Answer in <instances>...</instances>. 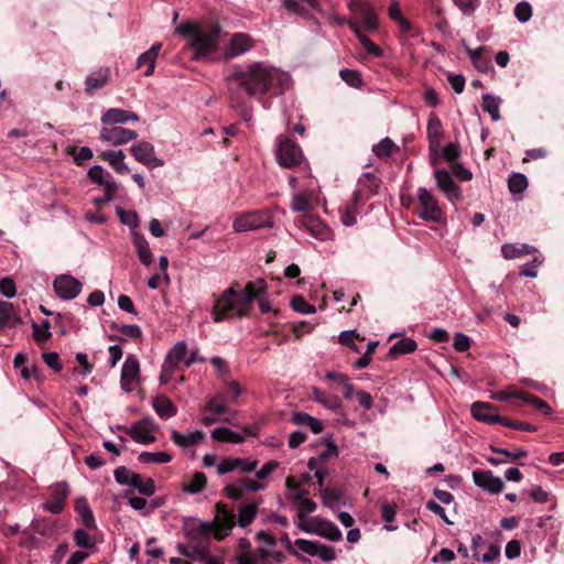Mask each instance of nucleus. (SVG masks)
<instances>
[{
	"instance_id": "1",
	"label": "nucleus",
	"mask_w": 564,
	"mask_h": 564,
	"mask_svg": "<svg viewBox=\"0 0 564 564\" xmlns=\"http://www.w3.org/2000/svg\"><path fill=\"white\" fill-rule=\"evenodd\" d=\"M225 82L230 98V106L241 109L245 120H250V111L243 101V94L249 97L263 96L270 90L283 94L291 87V77L286 72L263 62H253L247 66L234 65L226 75Z\"/></svg>"
},
{
	"instance_id": "2",
	"label": "nucleus",
	"mask_w": 564,
	"mask_h": 564,
	"mask_svg": "<svg viewBox=\"0 0 564 564\" xmlns=\"http://www.w3.org/2000/svg\"><path fill=\"white\" fill-rule=\"evenodd\" d=\"M265 288L262 279L249 282L243 289L235 286L226 289L215 301L212 310L214 323L230 318H242L249 315L252 303Z\"/></svg>"
},
{
	"instance_id": "3",
	"label": "nucleus",
	"mask_w": 564,
	"mask_h": 564,
	"mask_svg": "<svg viewBox=\"0 0 564 564\" xmlns=\"http://www.w3.org/2000/svg\"><path fill=\"white\" fill-rule=\"evenodd\" d=\"M214 523L200 521L197 518H187L183 522L185 543H177L178 553L185 557L206 558V552L210 550Z\"/></svg>"
},
{
	"instance_id": "4",
	"label": "nucleus",
	"mask_w": 564,
	"mask_h": 564,
	"mask_svg": "<svg viewBox=\"0 0 564 564\" xmlns=\"http://www.w3.org/2000/svg\"><path fill=\"white\" fill-rule=\"evenodd\" d=\"M177 33L188 36L189 46L193 50L192 59L214 62V54L218 50L219 30H202L196 23H182L176 29Z\"/></svg>"
},
{
	"instance_id": "5",
	"label": "nucleus",
	"mask_w": 564,
	"mask_h": 564,
	"mask_svg": "<svg viewBox=\"0 0 564 564\" xmlns=\"http://www.w3.org/2000/svg\"><path fill=\"white\" fill-rule=\"evenodd\" d=\"M275 159L280 166L294 169L303 162L304 155L295 141L279 137L276 139Z\"/></svg>"
},
{
	"instance_id": "6",
	"label": "nucleus",
	"mask_w": 564,
	"mask_h": 564,
	"mask_svg": "<svg viewBox=\"0 0 564 564\" xmlns=\"http://www.w3.org/2000/svg\"><path fill=\"white\" fill-rule=\"evenodd\" d=\"M272 218L268 210H252L245 213L234 219L232 228L236 232L256 230L272 227Z\"/></svg>"
},
{
	"instance_id": "7",
	"label": "nucleus",
	"mask_w": 564,
	"mask_h": 564,
	"mask_svg": "<svg viewBox=\"0 0 564 564\" xmlns=\"http://www.w3.org/2000/svg\"><path fill=\"white\" fill-rule=\"evenodd\" d=\"M118 429L129 435L134 442L142 445H149L156 440L155 432L158 430V424L150 416L132 423L130 427L120 425Z\"/></svg>"
},
{
	"instance_id": "8",
	"label": "nucleus",
	"mask_w": 564,
	"mask_h": 564,
	"mask_svg": "<svg viewBox=\"0 0 564 564\" xmlns=\"http://www.w3.org/2000/svg\"><path fill=\"white\" fill-rule=\"evenodd\" d=\"M417 215L423 220L438 223L442 219V209L436 197L425 187L417 189Z\"/></svg>"
},
{
	"instance_id": "9",
	"label": "nucleus",
	"mask_w": 564,
	"mask_h": 564,
	"mask_svg": "<svg viewBox=\"0 0 564 564\" xmlns=\"http://www.w3.org/2000/svg\"><path fill=\"white\" fill-rule=\"evenodd\" d=\"M140 382V362L137 356L129 355L121 368L120 386L129 393L132 392Z\"/></svg>"
},
{
	"instance_id": "10",
	"label": "nucleus",
	"mask_w": 564,
	"mask_h": 564,
	"mask_svg": "<svg viewBox=\"0 0 564 564\" xmlns=\"http://www.w3.org/2000/svg\"><path fill=\"white\" fill-rule=\"evenodd\" d=\"M53 288L59 299L68 301L79 295L83 285L74 276L62 274L54 280Z\"/></svg>"
},
{
	"instance_id": "11",
	"label": "nucleus",
	"mask_w": 564,
	"mask_h": 564,
	"mask_svg": "<svg viewBox=\"0 0 564 564\" xmlns=\"http://www.w3.org/2000/svg\"><path fill=\"white\" fill-rule=\"evenodd\" d=\"M133 158L145 166L153 169L164 165V161L155 156L153 144L147 141H140L130 148Z\"/></svg>"
},
{
	"instance_id": "12",
	"label": "nucleus",
	"mask_w": 564,
	"mask_h": 564,
	"mask_svg": "<svg viewBox=\"0 0 564 564\" xmlns=\"http://www.w3.org/2000/svg\"><path fill=\"white\" fill-rule=\"evenodd\" d=\"M254 46V41L247 33H235L228 41L224 51L225 59H231L243 55Z\"/></svg>"
},
{
	"instance_id": "13",
	"label": "nucleus",
	"mask_w": 564,
	"mask_h": 564,
	"mask_svg": "<svg viewBox=\"0 0 564 564\" xmlns=\"http://www.w3.org/2000/svg\"><path fill=\"white\" fill-rule=\"evenodd\" d=\"M434 178L436 186L451 202H457L462 199V193L458 185H456L448 171L444 169H436L434 171Z\"/></svg>"
},
{
	"instance_id": "14",
	"label": "nucleus",
	"mask_w": 564,
	"mask_h": 564,
	"mask_svg": "<svg viewBox=\"0 0 564 564\" xmlns=\"http://www.w3.org/2000/svg\"><path fill=\"white\" fill-rule=\"evenodd\" d=\"M137 138L135 131L122 127H105L100 130V140L111 145L126 144Z\"/></svg>"
},
{
	"instance_id": "15",
	"label": "nucleus",
	"mask_w": 564,
	"mask_h": 564,
	"mask_svg": "<svg viewBox=\"0 0 564 564\" xmlns=\"http://www.w3.org/2000/svg\"><path fill=\"white\" fill-rule=\"evenodd\" d=\"M473 480L477 487L489 494H499L505 487L502 479L495 476L491 470H474Z\"/></svg>"
},
{
	"instance_id": "16",
	"label": "nucleus",
	"mask_w": 564,
	"mask_h": 564,
	"mask_svg": "<svg viewBox=\"0 0 564 564\" xmlns=\"http://www.w3.org/2000/svg\"><path fill=\"white\" fill-rule=\"evenodd\" d=\"M294 544L299 547L300 551L311 556H318L325 562L335 560L336 555L332 546L319 544L318 542H313L305 539H297Z\"/></svg>"
},
{
	"instance_id": "17",
	"label": "nucleus",
	"mask_w": 564,
	"mask_h": 564,
	"mask_svg": "<svg viewBox=\"0 0 564 564\" xmlns=\"http://www.w3.org/2000/svg\"><path fill=\"white\" fill-rule=\"evenodd\" d=\"M470 411L474 419L480 422L500 424L502 421V416L497 413L495 405L488 402L477 401L471 404Z\"/></svg>"
},
{
	"instance_id": "18",
	"label": "nucleus",
	"mask_w": 564,
	"mask_h": 564,
	"mask_svg": "<svg viewBox=\"0 0 564 564\" xmlns=\"http://www.w3.org/2000/svg\"><path fill=\"white\" fill-rule=\"evenodd\" d=\"M300 227L304 228L310 235H312L317 240L328 241L334 239L333 230L317 219L304 218L300 220Z\"/></svg>"
},
{
	"instance_id": "19",
	"label": "nucleus",
	"mask_w": 564,
	"mask_h": 564,
	"mask_svg": "<svg viewBox=\"0 0 564 564\" xmlns=\"http://www.w3.org/2000/svg\"><path fill=\"white\" fill-rule=\"evenodd\" d=\"M129 121H139V116L132 111L120 108H110L101 116V122L111 127H118L117 124L127 123Z\"/></svg>"
},
{
	"instance_id": "20",
	"label": "nucleus",
	"mask_w": 564,
	"mask_h": 564,
	"mask_svg": "<svg viewBox=\"0 0 564 564\" xmlns=\"http://www.w3.org/2000/svg\"><path fill=\"white\" fill-rule=\"evenodd\" d=\"M313 524H314V533L317 535H321L329 541L337 542L341 540V531L338 529V527L326 519L322 518H313Z\"/></svg>"
},
{
	"instance_id": "21",
	"label": "nucleus",
	"mask_w": 564,
	"mask_h": 564,
	"mask_svg": "<svg viewBox=\"0 0 564 564\" xmlns=\"http://www.w3.org/2000/svg\"><path fill=\"white\" fill-rule=\"evenodd\" d=\"M68 494H69V489H68L67 484H65V482L58 484L54 489L53 498L47 500L43 505V508L51 513H55V514L61 513L64 509L65 501H66Z\"/></svg>"
},
{
	"instance_id": "22",
	"label": "nucleus",
	"mask_w": 564,
	"mask_h": 564,
	"mask_svg": "<svg viewBox=\"0 0 564 564\" xmlns=\"http://www.w3.org/2000/svg\"><path fill=\"white\" fill-rule=\"evenodd\" d=\"M171 440L178 447L188 448L203 443L205 441V434L199 430L188 432L187 434L172 431Z\"/></svg>"
},
{
	"instance_id": "23",
	"label": "nucleus",
	"mask_w": 564,
	"mask_h": 564,
	"mask_svg": "<svg viewBox=\"0 0 564 564\" xmlns=\"http://www.w3.org/2000/svg\"><path fill=\"white\" fill-rule=\"evenodd\" d=\"M161 51V44H153L147 52L142 53L137 59V68L145 66L144 76L149 77L154 73L156 58Z\"/></svg>"
},
{
	"instance_id": "24",
	"label": "nucleus",
	"mask_w": 564,
	"mask_h": 564,
	"mask_svg": "<svg viewBox=\"0 0 564 564\" xmlns=\"http://www.w3.org/2000/svg\"><path fill=\"white\" fill-rule=\"evenodd\" d=\"M152 408L155 413L163 420H169L176 415L177 408L164 394H159L152 399Z\"/></svg>"
},
{
	"instance_id": "25",
	"label": "nucleus",
	"mask_w": 564,
	"mask_h": 564,
	"mask_svg": "<svg viewBox=\"0 0 564 564\" xmlns=\"http://www.w3.org/2000/svg\"><path fill=\"white\" fill-rule=\"evenodd\" d=\"M101 159L107 161L109 165L119 174H128L130 172L129 166L124 162L126 154L122 150L105 151L101 154Z\"/></svg>"
},
{
	"instance_id": "26",
	"label": "nucleus",
	"mask_w": 564,
	"mask_h": 564,
	"mask_svg": "<svg viewBox=\"0 0 564 564\" xmlns=\"http://www.w3.org/2000/svg\"><path fill=\"white\" fill-rule=\"evenodd\" d=\"M312 399L333 411H337L341 408V401L337 397L329 395L318 388L312 389Z\"/></svg>"
},
{
	"instance_id": "27",
	"label": "nucleus",
	"mask_w": 564,
	"mask_h": 564,
	"mask_svg": "<svg viewBox=\"0 0 564 564\" xmlns=\"http://www.w3.org/2000/svg\"><path fill=\"white\" fill-rule=\"evenodd\" d=\"M212 437L217 442L240 444L245 441L243 435L231 431L228 427H217L212 431Z\"/></svg>"
},
{
	"instance_id": "28",
	"label": "nucleus",
	"mask_w": 564,
	"mask_h": 564,
	"mask_svg": "<svg viewBox=\"0 0 564 564\" xmlns=\"http://www.w3.org/2000/svg\"><path fill=\"white\" fill-rule=\"evenodd\" d=\"M207 478L204 473L195 471L191 480L182 485V490L189 495H196L203 491L206 487Z\"/></svg>"
},
{
	"instance_id": "29",
	"label": "nucleus",
	"mask_w": 564,
	"mask_h": 564,
	"mask_svg": "<svg viewBox=\"0 0 564 564\" xmlns=\"http://www.w3.org/2000/svg\"><path fill=\"white\" fill-rule=\"evenodd\" d=\"M133 242L139 256L140 261L144 265H150L152 263L153 257L150 250L149 243L145 238L141 235L135 234L133 238Z\"/></svg>"
},
{
	"instance_id": "30",
	"label": "nucleus",
	"mask_w": 564,
	"mask_h": 564,
	"mask_svg": "<svg viewBox=\"0 0 564 564\" xmlns=\"http://www.w3.org/2000/svg\"><path fill=\"white\" fill-rule=\"evenodd\" d=\"M427 137L431 144H438L443 137L442 122L435 113L429 116Z\"/></svg>"
},
{
	"instance_id": "31",
	"label": "nucleus",
	"mask_w": 564,
	"mask_h": 564,
	"mask_svg": "<svg viewBox=\"0 0 564 564\" xmlns=\"http://www.w3.org/2000/svg\"><path fill=\"white\" fill-rule=\"evenodd\" d=\"M259 505L250 502L240 506L238 510V524L242 528L248 527L256 518Z\"/></svg>"
},
{
	"instance_id": "32",
	"label": "nucleus",
	"mask_w": 564,
	"mask_h": 564,
	"mask_svg": "<svg viewBox=\"0 0 564 564\" xmlns=\"http://www.w3.org/2000/svg\"><path fill=\"white\" fill-rule=\"evenodd\" d=\"M268 552L263 549H256L253 552H240L237 555L238 564H258L268 561Z\"/></svg>"
},
{
	"instance_id": "33",
	"label": "nucleus",
	"mask_w": 564,
	"mask_h": 564,
	"mask_svg": "<svg viewBox=\"0 0 564 564\" xmlns=\"http://www.w3.org/2000/svg\"><path fill=\"white\" fill-rule=\"evenodd\" d=\"M417 345L414 339L405 337L397 341L389 350L390 357H397L399 355L411 354L415 351Z\"/></svg>"
},
{
	"instance_id": "34",
	"label": "nucleus",
	"mask_w": 564,
	"mask_h": 564,
	"mask_svg": "<svg viewBox=\"0 0 564 564\" xmlns=\"http://www.w3.org/2000/svg\"><path fill=\"white\" fill-rule=\"evenodd\" d=\"M325 378L329 379V380H334L337 383H341V387L344 389V397H345V399H351L352 398V394L355 392V387L350 382V379L345 373L335 372V371H328L325 375Z\"/></svg>"
},
{
	"instance_id": "35",
	"label": "nucleus",
	"mask_w": 564,
	"mask_h": 564,
	"mask_svg": "<svg viewBox=\"0 0 564 564\" xmlns=\"http://www.w3.org/2000/svg\"><path fill=\"white\" fill-rule=\"evenodd\" d=\"M481 108H482L484 112L489 113V116L491 117V119L494 121L500 120L501 117H500V111H499V108H500L499 98H496L489 94L484 95Z\"/></svg>"
},
{
	"instance_id": "36",
	"label": "nucleus",
	"mask_w": 564,
	"mask_h": 564,
	"mask_svg": "<svg viewBox=\"0 0 564 564\" xmlns=\"http://www.w3.org/2000/svg\"><path fill=\"white\" fill-rule=\"evenodd\" d=\"M138 460L142 464H167L172 460V456L165 452H142Z\"/></svg>"
},
{
	"instance_id": "37",
	"label": "nucleus",
	"mask_w": 564,
	"mask_h": 564,
	"mask_svg": "<svg viewBox=\"0 0 564 564\" xmlns=\"http://www.w3.org/2000/svg\"><path fill=\"white\" fill-rule=\"evenodd\" d=\"M234 527V516L229 512H225L224 520L218 523H214L213 533L217 540H223L227 536Z\"/></svg>"
},
{
	"instance_id": "38",
	"label": "nucleus",
	"mask_w": 564,
	"mask_h": 564,
	"mask_svg": "<svg viewBox=\"0 0 564 564\" xmlns=\"http://www.w3.org/2000/svg\"><path fill=\"white\" fill-rule=\"evenodd\" d=\"M528 178L522 173H513L509 176L508 188L512 194H522L528 188Z\"/></svg>"
},
{
	"instance_id": "39",
	"label": "nucleus",
	"mask_w": 564,
	"mask_h": 564,
	"mask_svg": "<svg viewBox=\"0 0 564 564\" xmlns=\"http://www.w3.org/2000/svg\"><path fill=\"white\" fill-rule=\"evenodd\" d=\"M187 354V345L184 340L177 341L165 356L166 361L177 366L180 361L184 360Z\"/></svg>"
},
{
	"instance_id": "40",
	"label": "nucleus",
	"mask_w": 564,
	"mask_h": 564,
	"mask_svg": "<svg viewBox=\"0 0 564 564\" xmlns=\"http://www.w3.org/2000/svg\"><path fill=\"white\" fill-rule=\"evenodd\" d=\"M360 14L364 22V25L372 31L378 28V17L372 8L367 3H360Z\"/></svg>"
},
{
	"instance_id": "41",
	"label": "nucleus",
	"mask_w": 564,
	"mask_h": 564,
	"mask_svg": "<svg viewBox=\"0 0 564 564\" xmlns=\"http://www.w3.org/2000/svg\"><path fill=\"white\" fill-rule=\"evenodd\" d=\"M115 479L120 485L132 486L139 479V474L120 466L115 470Z\"/></svg>"
},
{
	"instance_id": "42",
	"label": "nucleus",
	"mask_w": 564,
	"mask_h": 564,
	"mask_svg": "<svg viewBox=\"0 0 564 564\" xmlns=\"http://www.w3.org/2000/svg\"><path fill=\"white\" fill-rule=\"evenodd\" d=\"M395 149H397V145L389 138L382 139L379 143H377L372 147V151L378 158H388L392 154V152Z\"/></svg>"
},
{
	"instance_id": "43",
	"label": "nucleus",
	"mask_w": 564,
	"mask_h": 564,
	"mask_svg": "<svg viewBox=\"0 0 564 564\" xmlns=\"http://www.w3.org/2000/svg\"><path fill=\"white\" fill-rule=\"evenodd\" d=\"M108 79V70L98 75H91L86 78V91L93 94L95 90L105 86Z\"/></svg>"
},
{
	"instance_id": "44",
	"label": "nucleus",
	"mask_w": 564,
	"mask_h": 564,
	"mask_svg": "<svg viewBox=\"0 0 564 564\" xmlns=\"http://www.w3.org/2000/svg\"><path fill=\"white\" fill-rule=\"evenodd\" d=\"M291 306L295 312L311 315L316 312V307L310 304L303 296L296 295L291 300Z\"/></svg>"
},
{
	"instance_id": "45",
	"label": "nucleus",
	"mask_w": 564,
	"mask_h": 564,
	"mask_svg": "<svg viewBox=\"0 0 564 564\" xmlns=\"http://www.w3.org/2000/svg\"><path fill=\"white\" fill-rule=\"evenodd\" d=\"M13 319L17 315L12 303L0 301V329Z\"/></svg>"
},
{
	"instance_id": "46",
	"label": "nucleus",
	"mask_w": 564,
	"mask_h": 564,
	"mask_svg": "<svg viewBox=\"0 0 564 564\" xmlns=\"http://www.w3.org/2000/svg\"><path fill=\"white\" fill-rule=\"evenodd\" d=\"M133 488H135L141 495L144 496H152L155 492V482L152 478H148L147 480H143L142 477L139 475V479L135 481V484H132Z\"/></svg>"
},
{
	"instance_id": "47",
	"label": "nucleus",
	"mask_w": 564,
	"mask_h": 564,
	"mask_svg": "<svg viewBox=\"0 0 564 564\" xmlns=\"http://www.w3.org/2000/svg\"><path fill=\"white\" fill-rule=\"evenodd\" d=\"M519 399L532 404L538 410H543L545 414H551L552 410L550 405L543 401L542 399H539L530 393H521L518 395Z\"/></svg>"
},
{
	"instance_id": "48",
	"label": "nucleus",
	"mask_w": 564,
	"mask_h": 564,
	"mask_svg": "<svg viewBox=\"0 0 564 564\" xmlns=\"http://www.w3.org/2000/svg\"><path fill=\"white\" fill-rule=\"evenodd\" d=\"M205 408L214 415H220L229 412V409L224 404L219 395H215L208 400Z\"/></svg>"
},
{
	"instance_id": "49",
	"label": "nucleus",
	"mask_w": 564,
	"mask_h": 564,
	"mask_svg": "<svg viewBox=\"0 0 564 564\" xmlns=\"http://www.w3.org/2000/svg\"><path fill=\"white\" fill-rule=\"evenodd\" d=\"M340 496H341L340 492L337 490H334V489L324 488L321 490V498H322L323 503L326 507L332 508V509H335L336 503L340 499Z\"/></svg>"
},
{
	"instance_id": "50",
	"label": "nucleus",
	"mask_w": 564,
	"mask_h": 564,
	"mask_svg": "<svg viewBox=\"0 0 564 564\" xmlns=\"http://www.w3.org/2000/svg\"><path fill=\"white\" fill-rule=\"evenodd\" d=\"M340 78L347 83L351 87H360L361 86V77L357 70L344 68L339 72Z\"/></svg>"
},
{
	"instance_id": "51",
	"label": "nucleus",
	"mask_w": 564,
	"mask_h": 564,
	"mask_svg": "<svg viewBox=\"0 0 564 564\" xmlns=\"http://www.w3.org/2000/svg\"><path fill=\"white\" fill-rule=\"evenodd\" d=\"M490 449L495 453L506 456L507 462H516L519 458L525 457L528 455V452L523 448H518L516 451H508L505 448L490 446Z\"/></svg>"
},
{
	"instance_id": "52",
	"label": "nucleus",
	"mask_w": 564,
	"mask_h": 564,
	"mask_svg": "<svg viewBox=\"0 0 564 564\" xmlns=\"http://www.w3.org/2000/svg\"><path fill=\"white\" fill-rule=\"evenodd\" d=\"M74 541L77 546L84 549H93L95 545V542L91 539V536L83 529H77L74 532Z\"/></svg>"
},
{
	"instance_id": "53",
	"label": "nucleus",
	"mask_w": 564,
	"mask_h": 564,
	"mask_svg": "<svg viewBox=\"0 0 564 564\" xmlns=\"http://www.w3.org/2000/svg\"><path fill=\"white\" fill-rule=\"evenodd\" d=\"M291 208L294 212H307L311 209L310 198L305 194H296L292 198Z\"/></svg>"
},
{
	"instance_id": "54",
	"label": "nucleus",
	"mask_w": 564,
	"mask_h": 564,
	"mask_svg": "<svg viewBox=\"0 0 564 564\" xmlns=\"http://www.w3.org/2000/svg\"><path fill=\"white\" fill-rule=\"evenodd\" d=\"M50 327H51V325H50L48 321H44L41 326L34 324L33 325V335H34L35 340L39 343L47 340L52 335L50 332Z\"/></svg>"
},
{
	"instance_id": "55",
	"label": "nucleus",
	"mask_w": 564,
	"mask_h": 564,
	"mask_svg": "<svg viewBox=\"0 0 564 564\" xmlns=\"http://www.w3.org/2000/svg\"><path fill=\"white\" fill-rule=\"evenodd\" d=\"M485 47L479 46L476 50H467V54L469 58L473 61L474 65L480 70L485 72L487 69V62L481 58V54L484 52Z\"/></svg>"
},
{
	"instance_id": "56",
	"label": "nucleus",
	"mask_w": 564,
	"mask_h": 564,
	"mask_svg": "<svg viewBox=\"0 0 564 564\" xmlns=\"http://www.w3.org/2000/svg\"><path fill=\"white\" fill-rule=\"evenodd\" d=\"M356 35L358 36L361 45L365 47V50L377 57H380L382 55V51L373 42H371L367 36L361 34L359 30H355Z\"/></svg>"
},
{
	"instance_id": "57",
	"label": "nucleus",
	"mask_w": 564,
	"mask_h": 564,
	"mask_svg": "<svg viewBox=\"0 0 564 564\" xmlns=\"http://www.w3.org/2000/svg\"><path fill=\"white\" fill-rule=\"evenodd\" d=\"M514 14L520 22H528L532 17V8L525 1L519 2L514 8Z\"/></svg>"
},
{
	"instance_id": "58",
	"label": "nucleus",
	"mask_w": 564,
	"mask_h": 564,
	"mask_svg": "<svg viewBox=\"0 0 564 564\" xmlns=\"http://www.w3.org/2000/svg\"><path fill=\"white\" fill-rule=\"evenodd\" d=\"M285 486L288 489L293 491L292 500L296 502H301L305 499V496L307 495V491L305 489H302L299 485H296L292 477H288L285 480Z\"/></svg>"
},
{
	"instance_id": "59",
	"label": "nucleus",
	"mask_w": 564,
	"mask_h": 564,
	"mask_svg": "<svg viewBox=\"0 0 564 564\" xmlns=\"http://www.w3.org/2000/svg\"><path fill=\"white\" fill-rule=\"evenodd\" d=\"M239 458H226L223 459L219 464H217V474L225 475L238 469Z\"/></svg>"
},
{
	"instance_id": "60",
	"label": "nucleus",
	"mask_w": 564,
	"mask_h": 564,
	"mask_svg": "<svg viewBox=\"0 0 564 564\" xmlns=\"http://www.w3.org/2000/svg\"><path fill=\"white\" fill-rule=\"evenodd\" d=\"M501 425H505L510 429L519 430V431H525V432H535L536 427L532 424L520 422V421H512L509 419H506L502 416V421H500Z\"/></svg>"
},
{
	"instance_id": "61",
	"label": "nucleus",
	"mask_w": 564,
	"mask_h": 564,
	"mask_svg": "<svg viewBox=\"0 0 564 564\" xmlns=\"http://www.w3.org/2000/svg\"><path fill=\"white\" fill-rule=\"evenodd\" d=\"M176 367L177 366L171 364V361H166L164 359L162 367H161L160 377H159L161 384H167L170 382Z\"/></svg>"
},
{
	"instance_id": "62",
	"label": "nucleus",
	"mask_w": 564,
	"mask_h": 564,
	"mask_svg": "<svg viewBox=\"0 0 564 564\" xmlns=\"http://www.w3.org/2000/svg\"><path fill=\"white\" fill-rule=\"evenodd\" d=\"M0 292L8 299H12L17 294L15 284L12 279L3 278L0 280Z\"/></svg>"
},
{
	"instance_id": "63",
	"label": "nucleus",
	"mask_w": 564,
	"mask_h": 564,
	"mask_svg": "<svg viewBox=\"0 0 564 564\" xmlns=\"http://www.w3.org/2000/svg\"><path fill=\"white\" fill-rule=\"evenodd\" d=\"M470 346V339L463 333H456L454 337L453 347L456 351L464 352L468 350Z\"/></svg>"
},
{
	"instance_id": "64",
	"label": "nucleus",
	"mask_w": 564,
	"mask_h": 564,
	"mask_svg": "<svg viewBox=\"0 0 564 564\" xmlns=\"http://www.w3.org/2000/svg\"><path fill=\"white\" fill-rule=\"evenodd\" d=\"M105 170L100 165H94L88 170V177L91 182L102 185L106 182Z\"/></svg>"
}]
</instances>
